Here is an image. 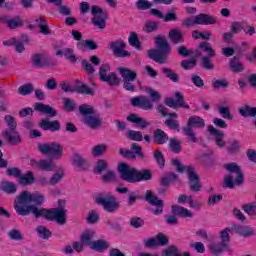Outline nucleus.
Returning <instances> with one entry per match:
<instances>
[{
    "label": "nucleus",
    "instance_id": "1",
    "mask_svg": "<svg viewBox=\"0 0 256 256\" xmlns=\"http://www.w3.org/2000/svg\"><path fill=\"white\" fill-rule=\"evenodd\" d=\"M14 209L21 217L34 214L36 219H45L46 221H56L58 225L67 223V212L63 208H37L31 205V192L24 190L14 200Z\"/></svg>",
    "mask_w": 256,
    "mask_h": 256
},
{
    "label": "nucleus",
    "instance_id": "2",
    "mask_svg": "<svg viewBox=\"0 0 256 256\" xmlns=\"http://www.w3.org/2000/svg\"><path fill=\"white\" fill-rule=\"evenodd\" d=\"M118 173L122 181L126 183H141V181H151L153 179L151 170L144 169L139 171L125 162L118 165Z\"/></svg>",
    "mask_w": 256,
    "mask_h": 256
},
{
    "label": "nucleus",
    "instance_id": "3",
    "mask_svg": "<svg viewBox=\"0 0 256 256\" xmlns=\"http://www.w3.org/2000/svg\"><path fill=\"white\" fill-rule=\"evenodd\" d=\"M154 41L157 49L148 50V57L158 65H165L167 57L171 55V45H169L167 38L162 35L155 36Z\"/></svg>",
    "mask_w": 256,
    "mask_h": 256
},
{
    "label": "nucleus",
    "instance_id": "4",
    "mask_svg": "<svg viewBox=\"0 0 256 256\" xmlns=\"http://www.w3.org/2000/svg\"><path fill=\"white\" fill-rule=\"evenodd\" d=\"M171 163L176 168L177 173H183L185 171L188 176L189 189L192 193L201 191V180L199 179V175L195 173V167L184 166L179 159H172Z\"/></svg>",
    "mask_w": 256,
    "mask_h": 256
},
{
    "label": "nucleus",
    "instance_id": "5",
    "mask_svg": "<svg viewBox=\"0 0 256 256\" xmlns=\"http://www.w3.org/2000/svg\"><path fill=\"white\" fill-rule=\"evenodd\" d=\"M146 92L150 95L151 99L145 95L135 96L130 99L132 107H138L142 111H151L153 109V103H159L161 101V94L158 91L153 90V88H147Z\"/></svg>",
    "mask_w": 256,
    "mask_h": 256
},
{
    "label": "nucleus",
    "instance_id": "6",
    "mask_svg": "<svg viewBox=\"0 0 256 256\" xmlns=\"http://www.w3.org/2000/svg\"><path fill=\"white\" fill-rule=\"evenodd\" d=\"M224 169H226L228 173H236L237 176L233 180L232 175H226L224 177L223 187H225L226 189H235V186L241 187V185L245 183V175L243 174V170H241V167H239L237 163L231 162L228 164H224Z\"/></svg>",
    "mask_w": 256,
    "mask_h": 256
},
{
    "label": "nucleus",
    "instance_id": "7",
    "mask_svg": "<svg viewBox=\"0 0 256 256\" xmlns=\"http://www.w3.org/2000/svg\"><path fill=\"white\" fill-rule=\"evenodd\" d=\"M4 121L9 128H6L2 131V137L6 139L8 145H21L23 138H21V134H19V132L15 131L17 129V122L15 121V117L7 114L4 116Z\"/></svg>",
    "mask_w": 256,
    "mask_h": 256
},
{
    "label": "nucleus",
    "instance_id": "8",
    "mask_svg": "<svg viewBox=\"0 0 256 256\" xmlns=\"http://www.w3.org/2000/svg\"><path fill=\"white\" fill-rule=\"evenodd\" d=\"M94 201L96 205H100L106 213H116V211H119V201H117V198L111 193H100L94 197Z\"/></svg>",
    "mask_w": 256,
    "mask_h": 256
},
{
    "label": "nucleus",
    "instance_id": "9",
    "mask_svg": "<svg viewBox=\"0 0 256 256\" xmlns=\"http://www.w3.org/2000/svg\"><path fill=\"white\" fill-rule=\"evenodd\" d=\"M111 65L102 64L99 68L98 75L101 83H107L109 87H117L121 83V78L117 77L116 72H110ZM109 73V74H108Z\"/></svg>",
    "mask_w": 256,
    "mask_h": 256
},
{
    "label": "nucleus",
    "instance_id": "10",
    "mask_svg": "<svg viewBox=\"0 0 256 256\" xmlns=\"http://www.w3.org/2000/svg\"><path fill=\"white\" fill-rule=\"evenodd\" d=\"M199 49H201V51H204V53H207L206 56L202 57L200 67L206 69L207 71H212V69H215V64L211 62V59H213V57H215L216 55L215 49H213V47H211V44H209V42L207 41L200 43Z\"/></svg>",
    "mask_w": 256,
    "mask_h": 256
},
{
    "label": "nucleus",
    "instance_id": "11",
    "mask_svg": "<svg viewBox=\"0 0 256 256\" xmlns=\"http://www.w3.org/2000/svg\"><path fill=\"white\" fill-rule=\"evenodd\" d=\"M38 151L42 155H50L53 159H61L63 157V146H60L57 142L40 144Z\"/></svg>",
    "mask_w": 256,
    "mask_h": 256
},
{
    "label": "nucleus",
    "instance_id": "12",
    "mask_svg": "<svg viewBox=\"0 0 256 256\" xmlns=\"http://www.w3.org/2000/svg\"><path fill=\"white\" fill-rule=\"evenodd\" d=\"M60 89L64 93H78V95H95V91L92 90L91 87H89L86 83H82L81 85H78L76 87L71 86L69 82L62 81L60 82Z\"/></svg>",
    "mask_w": 256,
    "mask_h": 256
},
{
    "label": "nucleus",
    "instance_id": "13",
    "mask_svg": "<svg viewBox=\"0 0 256 256\" xmlns=\"http://www.w3.org/2000/svg\"><path fill=\"white\" fill-rule=\"evenodd\" d=\"M92 24L98 29H105L107 27V10L93 5L91 7Z\"/></svg>",
    "mask_w": 256,
    "mask_h": 256
},
{
    "label": "nucleus",
    "instance_id": "14",
    "mask_svg": "<svg viewBox=\"0 0 256 256\" xmlns=\"http://www.w3.org/2000/svg\"><path fill=\"white\" fill-rule=\"evenodd\" d=\"M232 231H234L233 227H227L224 230L220 231V247H217L215 245L211 246V251L213 255H221V253L229 249V243H231V235H229V233H231Z\"/></svg>",
    "mask_w": 256,
    "mask_h": 256
},
{
    "label": "nucleus",
    "instance_id": "15",
    "mask_svg": "<svg viewBox=\"0 0 256 256\" xmlns=\"http://www.w3.org/2000/svg\"><path fill=\"white\" fill-rule=\"evenodd\" d=\"M132 150H125L120 148L119 153L124 157V159H130L131 161H135V159H139V161H143L145 159V153H143V147H141L137 143L131 144Z\"/></svg>",
    "mask_w": 256,
    "mask_h": 256
},
{
    "label": "nucleus",
    "instance_id": "16",
    "mask_svg": "<svg viewBox=\"0 0 256 256\" xmlns=\"http://www.w3.org/2000/svg\"><path fill=\"white\" fill-rule=\"evenodd\" d=\"M32 65L36 69H50V67H55V62L51 56L44 53H36L32 55Z\"/></svg>",
    "mask_w": 256,
    "mask_h": 256
},
{
    "label": "nucleus",
    "instance_id": "17",
    "mask_svg": "<svg viewBox=\"0 0 256 256\" xmlns=\"http://www.w3.org/2000/svg\"><path fill=\"white\" fill-rule=\"evenodd\" d=\"M174 97L176 101L171 97H166L164 99V103L167 107H170V109H190L189 103L185 102V97H183L181 92H175Z\"/></svg>",
    "mask_w": 256,
    "mask_h": 256
},
{
    "label": "nucleus",
    "instance_id": "18",
    "mask_svg": "<svg viewBox=\"0 0 256 256\" xmlns=\"http://www.w3.org/2000/svg\"><path fill=\"white\" fill-rule=\"evenodd\" d=\"M127 43L123 40H116L109 43V48L113 52L114 57L123 59L125 57H131V53L125 50Z\"/></svg>",
    "mask_w": 256,
    "mask_h": 256
},
{
    "label": "nucleus",
    "instance_id": "19",
    "mask_svg": "<svg viewBox=\"0 0 256 256\" xmlns=\"http://www.w3.org/2000/svg\"><path fill=\"white\" fill-rule=\"evenodd\" d=\"M145 199L150 205L156 207V209L152 210L153 215H161V213H163V207H165V203L163 200L153 195V191L147 190Z\"/></svg>",
    "mask_w": 256,
    "mask_h": 256
},
{
    "label": "nucleus",
    "instance_id": "20",
    "mask_svg": "<svg viewBox=\"0 0 256 256\" xmlns=\"http://www.w3.org/2000/svg\"><path fill=\"white\" fill-rule=\"evenodd\" d=\"M210 135H213L215 137V144L220 149H223L225 147V141L223 140L225 137V133L223 131L215 128L213 125H209L207 128Z\"/></svg>",
    "mask_w": 256,
    "mask_h": 256
},
{
    "label": "nucleus",
    "instance_id": "21",
    "mask_svg": "<svg viewBox=\"0 0 256 256\" xmlns=\"http://www.w3.org/2000/svg\"><path fill=\"white\" fill-rule=\"evenodd\" d=\"M196 25H215L217 23V17L206 13H200L195 16Z\"/></svg>",
    "mask_w": 256,
    "mask_h": 256
},
{
    "label": "nucleus",
    "instance_id": "22",
    "mask_svg": "<svg viewBox=\"0 0 256 256\" xmlns=\"http://www.w3.org/2000/svg\"><path fill=\"white\" fill-rule=\"evenodd\" d=\"M39 127L43 129V131H51L55 133V131H61V124L59 120L49 121V119H42L39 123Z\"/></svg>",
    "mask_w": 256,
    "mask_h": 256
},
{
    "label": "nucleus",
    "instance_id": "23",
    "mask_svg": "<svg viewBox=\"0 0 256 256\" xmlns=\"http://www.w3.org/2000/svg\"><path fill=\"white\" fill-rule=\"evenodd\" d=\"M35 111L47 115L48 117H57V110L50 105L43 104L42 102H37L34 105Z\"/></svg>",
    "mask_w": 256,
    "mask_h": 256
},
{
    "label": "nucleus",
    "instance_id": "24",
    "mask_svg": "<svg viewBox=\"0 0 256 256\" xmlns=\"http://www.w3.org/2000/svg\"><path fill=\"white\" fill-rule=\"evenodd\" d=\"M203 129L205 128V120L201 116L193 115L187 120V125L184 126L186 129Z\"/></svg>",
    "mask_w": 256,
    "mask_h": 256
},
{
    "label": "nucleus",
    "instance_id": "25",
    "mask_svg": "<svg viewBox=\"0 0 256 256\" xmlns=\"http://www.w3.org/2000/svg\"><path fill=\"white\" fill-rule=\"evenodd\" d=\"M232 229L240 235V237H253L255 235V230L251 226H245L240 224H234Z\"/></svg>",
    "mask_w": 256,
    "mask_h": 256
},
{
    "label": "nucleus",
    "instance_id": "26",
    "mask_svg": "<svg viewBox=\"0 0 256 256\" xmlns=\"http://www.w3.org/2000/svg\"><path fill=\"white\" fill-rule=\"evenodd\" d=\"M126 121L129 123H135L140 129H147L151 125L145 118L139 117V114L132 113L126 117Z\"/></svg>",
    "mask_w": 256,
    "mask_h": 256
},
{
    "label": "nucleus",
    "instance_id": "27",
    "mask_svg": "<svg viewBox=\"0 0 256 256\" xmlns=\"http://www.w3.org/2000/svg\"><path fill=\"white\" fill-rule=\"evenodd\" d=\"M168 39L173 43V45H181L185 43V38L183 37V32L180 29H172L168 33Z\"/></svg>",
    "mask_w": 256,
    "mask_h": 256
},
{
    "label": "nucleus",
    "instance_id": "28",
    "mask_svg": "<svg viewBox=\"0 0 256 256\" xmlns=\"http://www.w3.org/2000/svg\"><path fill=\"white\" fill-rule=\"evenodd\" d=\"M169 135L162 129L157 128L153 134V141L156 145H165L169 142Z\"/></svg>",
    "mask_w": 256,
    "mask_h": 256
},
{
    "label": "nucleus",
    "instance_id": "29",
    "mask_svg": "<svg viewBox=\"0 0 256 256\" xmlns=\"http://www.w3.org/2000/svg\"><path fill=\"white\" fill-rule=\"evenodd\" d=\"M73 165L80 169V171H85L89 169V160L87 158L82 157L79 153L74 154L72 159Z\"/></svg>",
    "mask_w": 256,
    "mask_h": 256
},
{
    "label": "nucleus",
    "instance_id": "30",
    "mask_svg": "<svg viewBox=\"0 0 256 256\" xmlns=\"http://www.w3.org/2000/svg\"><path fill=\"white\" fill-rule=\"evenodd\" d=\"M172 215H176L177 217H181L182 219L193 217V213L189 211V209L179 205L172 206Z\"/></svg>",
    "mask_w": 256,
    "mask_h": 256
},
{
    "label": "nucleus",
    "instance_id": "31",
    "mask_svg": "<svg viewBox=\"0 0 256 256\" xmlns=\"http://www.w3.org/2000/svg\"><path fill=\"white\" fill-rule=\"evenodd\" d=\"M118 72L120 73L123 81H135L137 79V71L131 70L127 67H119Z\"/></svg>",
    "mask_w": 256,
    "mask_h": 256
},
{
    "label": "nucleus",
    "instance_id": "32",
    "mask_svg": "<svg viewBox=\"0 0 256 256\" xmlns=\"http://www.w3.org/2000/svg\"><path fill=\"white\" fill-rule=\"evenodd\" d=\"M0 191L7 195H15L17 193V185L9 180L0 182Z\"/></svg>",
    "mask_w": 256,
    "mask_h": 256
},
{
    "label": "nucleus",
    "instance_id": "33",
    "mask_svg": "<svg viewBox=\"0 0 256 256\" xmlns=\"http://www.w3.org/2000/svg\"><path fill=\"white\" fill-rule=\"evenodd\" d=\"M229 67L233 73H243L245 66L242 64L239 56H234L229 61Z\"/></svg>",
    "mask_w": 256,
    "mask_h": 256
},
{
    "label": "nucleus",
    "instance_id": "34",
    "mask_svg": "<svg viewBox=\"0 0 256 256\" xmlns=\"http://www.w3.org/2000/svg\"><path fill=\"white\" fill-rule=\"evenodd\" d=\"M19 183L23 186L33 185L35 183V174L31 170L26 171L25 174H20Z\"/></svg>",
    "mask_w": 256,
    "mask_h": 256
},
{
    "label": "nucleus",
    "instance_id": "35",
    "mask_svg": "<svg viewBox=\"0 0 256 256\" xmlns=\"http://www.w3.org/2000/svg\"><path fill=\"white\" fill-rule=\"evenodd\" d=\"M168 151H171L175 155H179L183 151V144L176 138H170L168 143Z\"/></svg>",
    "mask_w": 256,
    "mask_h": 256
},
{
    "label": "nucleus",
    "instance_id": "36",
    "mask_svg": "<svg viewBox=\"0 0 256 256\" xmlns=\"http://www.w3.org/2000/svg\"><path fill=\"white\" fill-rule=\"evenodd\" d=\"M47 3H54V5L59 8L60 15L64 17H69L71 15V9L69 7L63 5V0H46Z\"/></svg>",
    "mask_w": 256,
    "mask_h": 256
},
{
    "label": "nucleus",
    "instance_id": "37",
    "mask_svg": "<svg viewBox=\"0 0 256 256\" xmlns=\"http://www.w3.org/2000/svg\"><path fill=\"white\" fill-rule=\"evenodd\" d=\"M239 115L247 119V117H256V107H251L247 104L238 109Z\"/></svg>",
    "mask_w": 256,
    "mask_h": 256
},
{
    "label": "nucleus",
    "instance_id": "38",
    "mask_svg": "<svg viewBox=\"0 0 256 256\" xmlns=\"http://www.w3.org/2000/svg\"><path fill=\"white\" fill-rule=\"evenodd\" d=\"M90 247L91 249H93V251L103 253V251H107L109 249V243H107V241L103 239H99L90 243Z\"/></svg>",
    "mask_w": 256,
    "mask_h": 256
},
{
    "label": "nucleus",
    "instance_id": "39",
    "mask_svg": "<svg viewBox=\"0 0 256 256\" xmlns=\"http://www.w3.org/2000/svg\"><path fill=\"white\" fill-rule=\"evenodd\" d=\"M84 125L90 127V129H97V127H101V120L99 117L90 115L83 118Z\"/></svg>",
    "mask_w": 256,
    "mask_h": 256
},
{
    "label": "nucleus",
    "instance_id": "40",
    "mask_svg": "<svg viewBox=\"0 0 256 256\" xmlns=\"http://www.w3.org/2000/svg\"><path fill=\"white\" fill-rule=\"evenodd\" d=\"M163 256H191L189 252L179 253V248L175 245L169 246L167 249L162 251Z\"/></svg>",
    "mask_w": 256,
    "mask_h": 256
},
{
    "label": "nucleus",
    "instance_id": "41",
    "mask_svg": "<svg viewBox=\"0 0 256 256\" xmlns=\"http://www.w3.org/2000/svg\"><path fill=\"white\" fill-rule=\"evenodd\" d=\"M3 45L5 47H11V45H16L15 51L17 53H23V51H25V45L23 44V42L17 40L16 38H11L10 40L4 41Z\"/></svg>",
    "mask_w": 256,
    "mask_h": 256
},
{
    "label": "nucleus",
    "instance_id": "42",
    "mask_svg": "<svg viewBox=\"0 0 256 256\" xmlns=\"http://www.w3.org/2000/svg\"><path fill=\"white\" fill-rule=\"evenodd\" d=\"M45 203V196L39 192L34 194L30 193V205H34V207H41Z\"/></svg>",
    "mask_w": 256,
    "mask_h": 256
},
{
    "label": "nucleus",
    "instance_id": "43",
    "mask_svg": "<svg viewBox=\"0 0 256 256\" xmlns=\"http://www.w3.org/2000/svg\"><path fill=\"white\" fill-rule=\"evenodd\" d=\"M36 233L40 239L48 240L53 236V232L49 230L46 226L39 225L36 227Z\"/></svg>",
    "mask_w": 256,
    "mask_h": 256
},
{
    "label": "nucleus",
    "instance_id": "44",
    "mask_svg": "<svg viewBox=\"0 0 256 256\" xmlns=\"http://www.w3.org/2000/svg\"><path fill=\"white\" fill-rule=\"evenodd\" d=\"M163 75H165V77H167V79H170V81L172 83H179L180 78H179V74H177V72H175V70L171 69V68H162L161 69Z\"/></svg>",
    "mask_w": 256,
    "mask_h": 256
},
{
    "label": "nucleus",
    "instance_id": "45",
    "mask_svg": "<svg viewBox=\"0 0 256 256\" xmlns=\"http://www.w3.org/2000/svg\"><path fill=\"white\" fill-rule=\"evenodd\" d=\"M109 169V163L105 159H99L94 165V174L101 175L103 171H107Z\"/></svg>",
    "mask_w": 256,
    "mask_h": 256
},
{
    "label": "nucleus",
    "instance_id": "46",
    "mask_svg": "<svg viewBox=\"0 0 256 256\" xmlns=\"http://www.w3.org/2000/svg\"><path fill=\"white\" fill-rule=\"evenodd\" d=\"M35 23H38L42 35H51V29H49V24L45 18H38L35 20Z\"/></svg>",
    "mask_w": 256,
    "mask_h": 256
},
{
    "label": "nucleus",
    "instance_id": "47",
    "mask_svg": "<svg viewBox=\"0 0 256 256\" xmlns=\"http://www.w3.org/2000/svg\"><path fill=\"white\" fill-rule=\"evenodd\" d=\"M79 113L83 117H89L95 115V108L89 104H82L79 106Z\"/></svg>",
    "mask_w": 256,
    "mask_h": 256
},
{
    "label": "nucleus",
    "instance_id": "48",
    "mask_svg": "<svg viewBox=\"0 0 256 256\" xmlns=\"http://www.w3.org/2000/svg\"><path fill=\"white\" fill-rule=\"evenodd\" d=\"M33 91H34L33 84L27 83L18 88L17 94L22 95V97H27V95H31Z\"/></svg>",
    "mask_w": 256,
    "mask_h": 256
},
{
    "label": "nucleus",
    "instance_id": "49",
    "mask_svg": "<svg viewBox=\"0 0 256 256\" xmlns=\"http://www.w3.org/2000/svg\"><path fill=\"white\" fill-rule=\"evenodd\" d=\"M159 29V22L147 20L144 24L143 31L145 33H153Z\"/></svg>",
    "mask_w": 256,
    "mask_h": 256
},
{
    "label": "nucleus",
    "instance_id": "50",
    "mask_svg": "<svg viewBox=\"0 0 256 256\" xmlns=\"http://www.w3.org/2000/svg\"><path fill=\"white\" fill-rule=\"evenodd\" d=\"M95 237V231L93 230H85L81 235V241L82 243H86V245H89L91 247V243H93L91 240Z\"/></svg>",
    "mask_w": 256,
    "mask_h": 256
},
{
    "label": "nucleus",
    "instance_id": "51",
    "mask_svg": "<svg viewBox=\"0 0 256 256\" xmlns=\"http://www.w3.org/2000/svg\"><path fill=\"white\" fill-rule=\"evenodd\" d=\"M218 113L223 117V119H227V121H233V114H231V108L227 106H219Z\"/></svg>",
    "mask_w": 256,
    "mask_h": 256
},
{
    "label": "nucleus",
    "instance_id": "52",
    "mask_svg": "<svg viewBox=\"0 0 256 256\" xmlns=\"http://www.w3.org/2000/svg\"><path fill=\"white\" fill-rule=\"evenodd\" d=\"M64 58L73 65L77 63V55H75V50L72 48H64Z\"/></svg>",
    "mask_w": 256,
    "mask_h": 256
},
{
    "label": "nucleus",
    "instance_id": "53",
    "mask_svg": "<svg viewBox=\"0 0 256 256\" xmlns=\"http://www.w3.org/2000/svg\"><path fill=\"white\" fill-rule=\"evenodd\" d=\"M128 43L131 47H135V49H141V41H139V36H137L136 32H130Z\"/></svg>",
    "mask_w": 256,
    "mask_h": 256
},
{
    "label": "nucleus",
    "instance_id": "54",
    "mask_svg": "<svg viewBox=\"0 0 256 256\" xmlns=\"http://www.w3.org/2000/svg\"><path fill=\"white\" fill-rule=\"evenodd\" d=\"M180 66L182 69H184V71H191V69H195V67H197V60L195 58L183 60Z\"/></svg>",
    "mask_w": 256,
    "mask_h": 256
},
{
    "label": "nucleus",
    "instance_id": "55",
    "mask_svg": "<svg viewBox=\"0 0 256 256\" xmlns=\"http://www.w3.org/2000/svg\"><path fill=\"white\" fill-rule=\"evenodd\" d=\"M39 168L41 171H53L55 169V164L51 161H47L45 159L39 160Z\"/></svg>",
    "mask_w": 256,
    "mask_h": 256
},
{
    "label": "nucleus",
    "instance_id": "56",
    "mask_svg": "<svg viewBox=\"0 0 256 256\" xmlns=\"http://www.w3.org/2000/svg\"><path fill=\"white\" fill-rule=\"evenodd\" d=\"M127 139L130 141H143V133L141 131L130 130L127 133Z\"/></svg>",
    "mask_w": 256,
    "mask_h": 256
},
{
    "label": "nucleus",
    "instance_id": "57",
    "mask_svg": "<svg viewBox=\"0 0 256 256\" xmlns=\"http://www.w3.org/2000/svg\"><path fill=\"white\" fill-rule=\"evenodd\" d=\"M8 29H18V27H23V20L21 17L16 16L15 18H10L7 24Z\"/></svg>",
    "mask_w": 256,
    "mask_h": 256
},
{
    "label": "nucleus",
    "instance_id": "58",
    "mask_svg": "<svg viewBox=\"0 0 256 256\" xmlns=\"http://www.w3.org/2000/svg\"><path fill=\"white\" fill-rule=\"evenodd\" d=\"M155 239L158 247H165L166 245H169V238L161 232L156 235Z\"/></svg>",
    "mask_w": 256,
    "mask_h": 256
},
{
    "label": "nucleus",
    "instance_id": "59",
    "mask_svg": "<svg viewBox=\"0 0 256 256\" xmlns=\"http://www.w3.org/2000/svg\"><path fill=\"white\" fill-rule=\"evenodd\" d=\"M242 209L244 213H247V215H250V217H253L256 215V202L245 204L244 206H242Z\"/></svg>",
    "mask_w": 256,
    "mask_h": 256
},
{
    "label": "nucleus",
    "instance_id": "60",
    "mask_svg": "<svg viewBox=\"0 0 256 256\" xmlns=\"http://www.w3.org/2000/svg\"><path fill=\"white\" fill-rule=\"evenodd\" d=\"M164 123H165L166 127H168V129H170L171 131H177V133H179V131H181L179 121H177V120L166 119Z\"/></svg>",
    "mask_w": 256,
    "mask_h": 256
},
{
    "label": "nucleus",
    "instance_id": "61",
    "mask_svg": "<svg viewBox=\"0 0 256 256\" xmlns=\"http://www.w3.org/2000/svg\"><path fill=\"white\" fill-rule=\"evenodd\" d=\"M63 105L65 111H68L69 113L75 111V107H77V104L75 101L71 100V98H63Z\"/></svg>",
    "mask_w": 256,
    "mask_h": 256
},
{
    "label": "nucleus",
    "instance_id": "62",
    "mask_svg": "<svg viewBox=\"0 0 256 256\" xmlns=\"http://www.w3.org/2000/svg\"><path fill=\"white\" fill-rule=\"evenodd\" d=\"M107 151V146L105 144L96 145L92 148V155L94 157H101Z\"/></svg>",
    "mask_w": 256,
    "mask_h": 256
},
{
    "label": "nucleus",
    "instance_id": "63",
    "mask_svg": "<svg viewBox=\"0 0 256 256\" xmlns=\"http://www.w3.org/2000/svg\"><path fill=\"white\" fill-rule=\"evenodd\" d=\"M8 237L12 241H23V233H21V231H19L18 229H11L8 232Z\"/></svg>",
    "mask_w": 256,
    "mask_h": 256
},
{
    "label": "nucleus",
    "instance_id": "64",
    "mask_svg": "<svg viewBox=\"0 0 256 256\" xmlns=\"http://www.w3.org/2000/svg\"><path fill=\"white\" fill-rule=\"evenodd\" d=\"M136 7L139 11H147L153 7V4L149 0H138L136 2Z\"/></svg>",
    "mask_w": 256,
    "mask_h": 256
}]
</instances>
